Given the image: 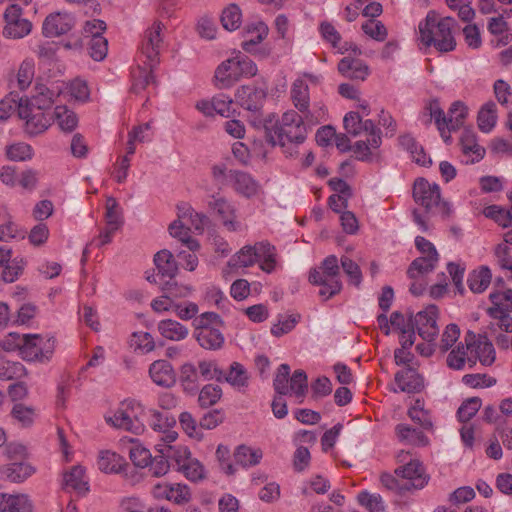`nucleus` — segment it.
I'll list each match as a JSON object with an SVG mask.
<instances>
[{"label":"nucleus","instance_id":"f257e3e1","mask_svg":"<svg viewBox=\"0 0 512 512\" xmlns=\"http://www.w3.org/2000/svg\"><path fill=\"white\" fill-rule=\"evenodd\" d=\"M455 20L452 17L438 18L434 11L428 12L419 23L420 41L425 46H434L440 52H450L456 47L452 33Z\"/></svg>","mask_w":512,"mask_h":512},{"label":"nucleus","instance_id":"f03ea898","mask_svg":"<svg viewBox=\"0 0 512 512\" xmlns=\"http://www.w3.org/2000/svg\"><path fill=\"white\" fill-rule=\"evenodd\" d=\"M307 125L303 114L295 110L284 112L273 128L271 140L273 145L285 147L288 144H301L307 137Z\"/></svg>","mask_w":512,"mask_h":512},{"label":"nucleus","instance_id":"7ed1b4c3","mask_svg":"<svg viewBox=\"0 0 512 512\" xmlns=\"http://www.w3.org/2000/svg\"><path fill=\"white\" fill-rule=\"evenodd\" d=\"M309 282L319 286L318 295L327 301L342 290L338 259L335 255L327 256L318 267L309 272Z\"/></svg>","mask_w":512,"mask_h":512},{"label":"nucleus","instance_id":"20e7f679","mask_svg":"<svg viewBox=\"0 0 512 512\" xmlns=\"http://www.w3.org/2000/svg\"><path fill=\"white\" fill-rule=\"evenodd\" d=\"M145 417L146 410L143 405L134 399H127L110 415L105 416V420L115 428L140 434L145 429Z\"/></svg>","mask_w":512,"mask_h":512},{"label":"nucleus","instance_id":"39448f33","mask_svg":"<svg viewBox=\"0 0 512 512\" xmlns=\"http://www.w3.org/2000/svg\"><path fill=\"white\" fill-rule=\"evenodd\" d=\"M290 98L298 113L304 115L308 124L316 125L327 120V108L322 102L310 105L309 86L303 78H297L292 83Z\"/></svg>","mask_w":512,"mask_h":512},{"label":"nucleus","instance_id":"423d86ee","mask_svg":"<svg viewBox=\"0 0 512 512\" xmlns=\"http://www.w3.org/2000/svg\"><path fill=\"white\" fill-rule=\"evenodd\" d=\"M396 461L403 465L395 469V475L407 480L405 490L422 489L429 481L423 464L418 459H412L408 451L401 450L396 455Z\"/></svg>","mask_w":512,"mask_h":512},{"label":"nucleus","instance_id":"0eeeda50","mask_svg":"<svg viewBox=\"0 0 512 512\" xmlns=\"http://www.w3.org/2000/svg\"><path fill=\"white\" fill-rule=\"evenodd\" d=\"M21 357L26 361L47 363L55 350V339L39 334H25Z\"/></svg>","mask_w":512,"mask_h":512},{"label":"nucleus","instance_id":"6e6552de","mask_svg":"<svg viewBox=\"0 0 512 512\" xmlns=\"http://www.w3.org/2000/svg\"><path fill=\"white\" fill-rule=\"evenodd\" d=\"M151 496L158 501L166 500L176 505H184L191 501V488L181 482L157 481L150 487Z\"/></svg>","mask_w":512,"mask_h":512},{"label":"nucleus","instance_id":"1a4fd4ad","mask_svg":"<svg viewBox=\"0 0 512 512\" xmlns=\"http://www.w3.org/2000/svg\"><path fill=\"white\" fill-rule=\"evenodd\" d=\"M208 207L217 215L227 231L240 232L246 228L239 219L236 206L227 198L212 196L208 202Z\"/></svg>","mask_w":512,"mask_h":512},{"label":"nucleus","instance_id":"9d476101","mask_svg":"<svg viewBox=\"0 0 512 512\" xmlns=\"http://www.w3.org/2000/svg\"><path fill=\"white\" fill-rule=\"evenodd\" d=\"M176 469L182 473L189 481L197 482L205 477V469L201 462L192 457L188 447L177 445V449L171 451Z\"/></svg>","mask_w":512,"mask_h":512},{"label":"nucleus","instance_id":"9b49d317","mask_svg":"<svg viewBox=\"0 0 512 512\" xmlns=\"http://www.w3.org/2000/svg\"><path fill=\"white\" fill-rule=\"evenodd\" d=\"M464 340L467 344V351H470V366H473L477 360L485 366H490L494 363L495 349L486 336L468 332Z\"/></svg>","mask_w":512,"mask_h":512},{"label":"nucleus","instance_id":"f8f14e48","mask_svg":"<svg viewBox=\"0 0 512 512\" xmlns=\"http://www.w3.org/2000/svg\"><path fill=\"white\" fill-rule=\"evenodd\" d=\"M19 117L25 121V132L31 136L45 132L52 123L53 117L44 110L30 107L28 103L20 102Z\"/></svg>","mask_w":512,"mask_h":512},{"label":"nucleus","instance_id":"ddd939ff","mask_svg":"<svg viewBox=\"0 0 512 512\" xmlns=\"http://www.w3.org/2000/svg\"><path fill=\"white\" fill-rule=\"evenodd\" d=\"M164 25L160 21H154L144 32L141 43V54L147 58L150 66H155L159 61V54L163 47Z\"/></svg>","mask_w":512,"mask_h":512},{"label":"nucleus","instance_id":"4468645a","mask_svg":"<svg viewBox=\"0 0 512 512\" xmlns=\"http://www.w3.org/2000/svg\"><path fill=\"white\" fill-rule=\"evenodd\" d=\"M4 18L6 24L3 34L5 37L20 39L31 32L32 24L22 17V9L18 5H10L4 13Z\"/></svg>","mask_w":512,"mask_h":512},{"label":"nucleus","instance_id":"2eb2a0df","mask_svg":"<svg viewBox=\"0 0 512 512\" xmlns=\"http://www.w3.org/2000/svg\"><path fill=\"white\" fill-rule=\"evenodd\" d=\"M345 130L354 136L359 135L362 131L369 133V143L374 148H379L381 145L380 131L375 127L372 120L362 121L358 112L351 111L344 117Z\"/></svg>","mask_w":512,"mask_h":512},{"label":"nucleus","instance_id":"dca6fc26","mask_svg":"<svg viewBox=\"0 0 512 512\" xmlns=\"http://www.w3.org/2000/svg\"><path fill=\"white\" fill-rule=\"evenodd\" d=\"M438 308L435 305H429L425 309L416 313L413 323L419 336L426 342H433L439 333L437 326Z\"/></svg>","mask_w":512,"mask_h":512},{"label":"nucleus","instance_id":"f3484780","mask_svg":"<svg viewBox=\"0 0 512 512\" xmlns=\"http://www.w3.org/2000/svg\"><path fill=\"white\" fill-rule=\"evenodd\" d=\"M149 426L160 435L158 443H173L178 438V433L173 429L175 420L156 409L146 411Z\"/></svg>","mask_w":512,"mask_h":512},{"label":"nucleus","instance_id":"a211bd4d","mask_svg":"<svg viewBox=\"0 0 512 512\" xmlns=\"http://www.w3.org/2000/svg\"><path fill=\"white\" fill-rule=\"evenodd\" d=\"M413 197L416 203L426 209H431L440 202V187L424 178H418L414 182Z\"/></svg>","mask_w":512,"mask_h":512},{"label":"nucleus","instance_id":"6ab92c4d","mask_svg":"<svg viewBox=\"0 0 512 512\" xmlns=\"http://www.w3.org/2000/svg\"><path fill=\"white\" fill-rule=\"evenodd\" d=\"M266 98V92L262 88L244 85L235 93L236 102L245 110L258 112L261 110Z\"/></svg>","mask_w":512,"mask_h":512},{"label":"nucleus","instance_id":"aec40b11","mask_svg":"<svg viewBox=\"0 0 512 512\" xmlns=\"http://www.w3.org/2000/svg\"><path fill=\"white\" fill-rule=\"evenodd\" d=\"M215 83L219 89H228L241 79L237 55L223 61L215 70Z\"/></svg>","mask_w":512,"mask_h":512},{"label":"nucleus","instance_id":"412c9836","mask_svg":"<svg viewBox=\"0 0 512 512\" xmlns=\"http://www.w3.org/2000/svg\"><path fill=\"white\" fill-rule=\"evenodd\" d=\"M74 23V18L69 13H52L44 20L42 31L46 37H57L69 32Z\"/></svg>","mask_w":512,"mask_h":512},{"label":"nucleus","instance_id":"4be33fe9","mask_svg":"<svg viewBox=\"0 0 512 512\" xmlns=\"http://www.w3.org/2000/svg\"><path fill=\"white\" fill-rule=\"evenodd\" d=\"M231 186L240 196L245 198L257 197L261 192V186L249 173L235 170L232 171Z\"/></svg>","mask_w":512,"mask_h":512},{"label":"nucleus","instance_id":"5701e85b","mask_svg":"<svg viewBox=\"0 0 512 512\" xmlns=\"http://www.w3.org/2000/svg\"><path fill=\"white\" fill-rule=\"evenodd\" d=\"M155 450L159 453L154 458L151 457L149 463V471L155 477H162L166 475L170 470L169 459L173 461L172 450L177 449V445L172 443H156Z\"/></svg>","mask_w":512,"mask_h":512},{"label":"nucleus","instance_id":"b1692460","mask_svg":"<svg viewBox=\"0 0 512 512\" xmlns=\"http://www.w3.org/2000/svg\"><path fill=\"white\" fill-rule=\"evenodd\" d=\"M151 380L158 386L171 387L176 381L172 365L167 360H156L149 367Z\"/></svg>","mask_w":512,"mask_h":512},{"label":"nucleus","instance_id":"393cba45","mask_svg":"<svg viewBox=\"0 0 512 512\" xmlns=\"http://www.w3.org/2000/svg\"><path fill=\"white\" fill-rule=\"evenodd\" d=\"M395 383L399 391L406 393H416L424 387L423 377L410 367L395 374Z\"/></svg>","mask_w":512,"mask_h":512},{"label":"nucleus","instance_id":"a878e982","mask_svg":"<svg viewBox=\"0 0 512 512\" xmlns=\"http://www.w3.org/2000/svg\"><path fill=\"white\" fill-rule=\"evenodd\" d=\"M491 306L487 309L490 317H503L512 312V289L493 291L489 295Z\"/></svg>","mask_w":512,"mask_h":512},{"label":"nucleus","instance_id":"bb28decb","mask_svg":"<svg viewBox=\"0 0 512 512\" xmlns=\"http://www.w3.org/2000/svg\"><path fill=\"white\" fill-rule=\"evenodd\" d=\"M338 71L345 77L362 81L369 75V67L362 60L351 57L340 60Z\"/></svg>","mask_w":512,"mask_h":512},{"label":"nucleus","instance_id":"cd10ccee","mask_svg":"<svg viewBox=\"0 0 512 512\" xmlns=\"http://www.w3.org/2000/svg\"><path fill=\"white\" fill-rule=\"evenodd\" d=\"M395 435L404 445L423 447L429 443L427 436L421 430L404 423L396 425Z\"/></svg>","mask_w":512,"mask_h":512},{"label":"nucleus","instance_id":"c85d7f7f","mask_svg":"<svg viewBox=\"0 0 512 512\" xmlns=\"http://www.w3.org/2000/svg\"><path fill=\"white\" fill-rule=\"evenodd\" d=\"M34 472V467L24 462H14L0 469L2 478L12 483L24 482L27 478L32 476Z\"/></svg>","mask_w":512,"mask_h":512},{"label":"nucleus","instance_id":"c756f323","mask_svg":"<svg viewBox=\"0 0 512 512\" xmlns=\"http://www.w3.org/2000/svg\"><path fill=\"white\" fill-rule=\"evenodd\" d=\"M245 34L242 48L246 52H253L255 46L262 42L268 35V27L264 22L257 21L247 25Z\"/></svg>","mask_w":512,"mask_h":512},{"label":"nucleus","instance_id":"7c9ffc66","mask_svg":"<svg viewBox=\"0 0 512 512\" xmlns=\"http://www.w3.org/2000/svg\"><path fill=\"white\" fill-rule=\"evenodd\" d=\"M195 336L199 345L207 350L220 349L224 344L223 334L215 327L196 329Z\"/></svg>","mask_w":512,"mask_h":512},{"label":"nucleus","instance_id":"2f4dec72","mask_svg":"<svg viewBox=\"0 0 512 512\" xmlns=\"http://www.w3.org/2000/svg\"><path fill=\"white\" fill-rule=\"evenodd\" d=\"M59 92L54 91L43 84H37L34 88V94L30 102L26 101L30 107L46 110L49 109L55 102Z\"/></svg>","mask_w":512,"mask_h":512},{"label":"nucleus","instance_id":"473e14b6","mask_svg":"<svg viewBox=\"0 0 512 512\" xmlns=\"http://www.w3.org/2000/svg\"><path fill=\"white\" fill-rule=\"evenodd\" d=\"M157 329L162 337L171 341L184 340L189 334L186 326L172 319L161 320Z\"/></svg>","mask_w":512,"mask_h":512},{"label":"nucleus","instance_id":"72a5a7b5","mask_svg":"<svg viewBox=\"0 0 512 512\" xmlns=\"http://www.w3.org/2000/svg\"><path fill=\"white\" fill-rule=\"evenodd\" d=\"M169 233L172 237L177 238L182 242L189 250L197 251L200 248L199 242L191 237V229L186 226L179 217L169 225Z\"/></svg>","mask_w":512,"mask_h":512},{"label":"nucleus","instance_id":"f704fd0d","mask_svg":"<svg viewBox=\"0 0 512 512\" xmlns=\"http://www.w3.org/2000/svg\"><path fill=\"white\" fill-rule=\"evenodd\" d=\"M461 149L464 156L462 161L466 164L478 162L485 155V149L476 142L474 135L467 134L461 138Z\"/></svg>","mask_w":512,"mask_h":512},{"label":"nucleus","instance_id":"c9c22d12","mask_svg":"<svg viewBox=\"0 0 512 512\" xmlns=\"http://www.w3.org/2000/svg\"><path fill=\"white\" fill-rule=\"evenodd\" d=\"M258 255L257 243L254 245H245L231 257L229 265L233 268L251 267L258 262Z\"/></svg>","mask_w":512,"mask_h":512},{"label":"nucleus","instance_id":"e433bc0d","mask_svg":"<svg viewBox=\"0 0 512 512\" xmlns=\"http://www.w3.org/2000/svg\"><path fill=\"white\" fill-rule=\"evenodd\" d=\"M399 144L410 153L412 160L417 164L422 166L431 164V159L426 155L423 147L411 135L400 136Z\"/></svg>","mask_w":512,"mask_h":512},{"label":"nucleus","instance_id":"4c0bfd02","mask_svg":"<svg viewBox=\"0 0 512 512\" xmlns=\"http://www.w3.org/2000/svg\"><path fill=\"white\" fill-rule=\"evenodd\" d=\"M491 279V270L487 266H480L469 274L468 287L473 293H482L490 285Z\"/></svg>","mask_w":512,"mask_h":512},{"label":"nucleus","instance_id":"58836bf2","mask_svg":"<svg viewBox=\"0 0 512 512\" xmlns=\"http://www.w3.org/2000/svg\"><path fill=\"white\" fill-rule=\"evenodd\" d=\"M258 261L260 269L266 273H272L276 268V248L267 241L257 242Z\"/></svg>","mask_w":512,"mask_h":512},{"label":"nucleus","instance_id":"ea45409f","mask_svg":"<svg viewBox=\"0 0 512 512\" xmlns=\"http://www.w3.org/2000/svg\"><path fill=\"white\" fill-rule=\"evenodd\" d=\"M177 216L183 220L184 224L191 230L202 231L204 228L205 216L197 213L188 203H180L177 205Z\"/></svg>","mask_w":512,"mask_h":512},{"label":"nucleus","instance_id":"a19ab883","mask_svg":"<svg viewBox=\"0 0 512 512\" xmlns=\"http://www.w3.org/2000/svg\"><path fill=\"white\" fill-rule=\"evenodd\" d=\"M263 452L259 448L240 445L234 452L235 462L244 468L252 467L260 463Z\"/></svg>","mask_w":512,"mask_h":512},{"label":"nucleus","instance_id":"79ce46f5","mask_svg":"<svg viewBox=\"0 0 512 512\" xmlns=\"http://www.w3.org/2000/svg\"><path fill=\"white\" fill-rule=\"evenodd\" d=\"M125 464L124 459L117 453L104 450L99 453L97 465L105 473H118Z\"/></svg>","mask_w":512,"mask_h":512},{"label":"nucleus","instance_id":"37998d69","mask_svg":"<svg viewBox=\"0 0 512 512\" xmlns=\"http://www.w3.org/2000/svg\"><path fill=\"white\" fill-rule=\"evenodd\" d=\"M53 118L63 132H72L78 125L77 115L66 106H56Z\"/></svg>","mask_w":512,"mask_h":512},{"label":"nucleus","instance_id":"c03bdc74","mask_svg":"<svg viewBox=\"0 0 512 512\" xmlns=\"http://www.w3.org/2000/svg\"><path fill=\"white\" fill-rule=\"evenodd\" d=\"M478 127L484 133H489L497 122V106L494 102L485 103L478 113Z\"/></svg>","mask_w":512,"mask_h":512},{"label":"nucleus","instance_id":"a18cd8bd","mask_svg":"<svg viewBox=\"0 0 512 512\" xmlns=\"http://www.w3.org/2000/svg\"><path fill=\"white\" fill-rule=\"evenodd\" d=\"M439 257L420 256L409 266L407 274L409 278L416 279L421 275L433 271L438 263Z\"/></svg>","mask_w":512,"mask_h":512},{"label":"nucleus","instance_id":"49530a36","mask_svg":"<svg viewBox=\"0 0 512 512\" xmlns=\"http://www.w3.org/2000/svg\"><path fill=\"white\" fill-rule=\"evenodd\" d=\"M64 485L79 493L88 491V482L85 478L84 469L81 466H74L64 474Z\"/></svg>","mask_w":512,"mask_h":512},{"label":"nucleus","instance_id":"de8ad7c7","mask_svg":"<svg viewBox=\"0 0 512 512\" xmlns=\"http://www.w3.org/2000/svg\"><path fill=\"white\" fill-rule=\"evenodd\" d=\"M129 344L134 352L143 355L152 352L156 347L153 336L144 331L134 332L131 335Z\"/></svg>","mask_w":512,"mask_h":512},{"label":"nucleus","instance_id":"09e8293b","mask_svg":"<svg viewBox=\"0 0 512 512\" xmlns=\"http://www.w3.org/2000/svg\"><path fill=\"white\" fill-rule=\"evenodd\" d=\"M154 263L163 276L173 278L177 272V263L172 253L168 250H161L154 256Z\"/></svg>","mask_w":512,"mask_h":512},{"label":"nucleus","instance_id":"8fccbe9b","mask_svg":"<svg viewBox=\"0 0 512 512\" xmlns=\"http://www.w3.org/2000/svg\"><path fill=\"white\" fill-rule=\"evenodd\" d=\"M221 24L228 31L237 30L242 24V11L237 4H229L221 14Z\"/></svg>","mask_w":512,"mask_h":512},{"label":"nucleus","instance_id":"3c124183","mask_svg":"<svg viewBox=\"0 0 512 512\" xmlns=\"http://www.w3.org/2000/svg\"><path fill=\"white\" fill-rule=\"evenodd\" d=\"M145 65V67L138 66L132 70V90L135 93H139L154 82L152 75V68L154 66H150L149 62L145 63Z\"/></svg>","mask_w":512,"mask_h":512},{"label":"nucleus","instance_id":"603ef678","mask_svg":"<svg viewBox=\"0 0 512 512\" xmlns=\"http://www.w3.org/2000/svg\"><path fill=\"white\" fill-rule=\"evenodd\" d=\"M467 113V107L463 102H454L448 110L447 131L451 132L459 129L463 125Z\"/></svg>","mask_w":512,"mask_h":512},{"label":"nucleus","instance_id":"864d4df0","mask_svg":"<svg viewBox=\"0 0 512 512\" xmlns=\"http://www.w3.org/2000/svg\"><path fill=\"white\" fill-rule=\"evenodd\" d=\"M6 156L11 161H29L34 157V149L28 143L16 142L6 147Z\"/></svg>","mask_w":512,"mask_h":512},{"label":"nucleus","instance_id":"5fc2aeb1","mask_svg":"<svg viewBox=\"0 0 512 512\" xmlns=\"http://www.w3.org/2000/svg\"><path fill=\"white\" fill-rule=\"evenodd\" d=\"M289 393L302 403L308 389L307 375L303 370H296L289 380Z\"/></svg>","mask_w":512,"mask_h":512},{"label":"nucleus","instance_id":"6e6d98bb","mask_svg":"<svg viewBox=\"0 0 512 512\" xmlns=\"http://www.w3.org/2000/svg\"><path fill=\"white\" fill-rule=\"evenodd\" d=\"M223 380L227 381L235 388L241 389L248 385V374L246 369L238 362L230 365L229 372L224 373Z\"/></svg>","mask_w":512,"mask_h":512},{"label":"nucleus","instance_id":"4d7b16f0","mask_svg":"<svg viewBox=\"0 0 512 512\" xmlns=\"http://www.w3.org/2000/svg\"><path fill=\"white\" fill-rule=\"evenodd\" d=\"M470 351H467V344L460 342L447 356V365L454 370H461L465 363L469 362Z\"/></svg>","mask_w":512,"mask_h":512},{"label":"nucleus","instance_id":"13d9d810","mask_svg":"<svg viewBox=\"0 0 512 512\" xmlns=\"http://www.w3.org/2000/svg\"><path fill=\"white\" fill-rule=\"evenodd\" d=\"M488 30L491 34L499 36L498 45H506L512 40V34L508 32V24L502 16L491 18Z\"/></svg>","mask_w":512,"mask_h":512},{"label":"nucleus","instance_id":"bf43d9fd","mask_svg":"<svg viewBox=\"0 0 512 512\" xmlns=\"http://www.w3.org/2000/svg\"><path fill=\"white\" fill-rule=\"evenodd\" d=\"M358 502L361 506L365 507L369 512H384L385 503L381 495L377 493H369L362 491L357 496Z\"/></svg>","mask_w":512,"mask_h":512},{"label":"nucleus","instance_id":"052dcab7","mask_svg":"<svg viewBox=\"0 0 512 512\" xmlns=\"http://www.w3.org/2000/svg\"><path fill=\"white\" fill-rule=\"evenodd\" d=\"M34 503L25 493H10L8 512H33Z\"/></svg>","mask_w":512,"mask_h":512},{"label":"nucleus","instance_id":"680f3d73","mask_svg":"<svg viewBox=\"0 0 512 512\" xmlns=\"http://www.w3.org/2000/svg\"><path fill=\"white\" fill-rule=\"evenodd\" d=\"M483 214L485 217L493 219L502 227H508L512 224V209L506 211L497 205H490L484 208Z\"/></svg>","mask_w":512,"mask_h":512},{"label":"nucleus","instance_id":"e2e57ef3","mask_svg":"<svg viewBox=\"0 0 512 512\" xmlns=\"http://www.w3.org/2000/svg\"><path fill=\"white\" fill-rule=\"evenodd\" d=\"M221 396L222 390L219 386L208 384L201 389L198 401L201 407L207 408L216 404Z\"/></svg>","mask_w":512,"mask_h":512},{"label":"nucleus","instance_id":"0e129e2a","mask_svg":"<svg viewBox=\"0 0 512 512\" xmlns=\"http://www.w3.org/2000/svg\"><path fill=\"white\" fill-rule=\"evenodd\" d=\"M11 415L22 427H28L34 422L36 412L34 408L19 403L13 406Z\"/></svg>","mask_w":512,"mask_h":512},{"label":"nucleus","instance_id":"69168bd1","mask_svg":"<svg viewBox=\"0 0 512 512\" xmlns=\"http://www.w3.org/2000/svg\"><path fill=\"white\" fill-rule=\"evenodd\" d=\"M361 28L367 36L379 42L384 41L388 34L385 25L375 19L365 21Z\"/></svg>","mask_w":512,"mask_h":512},{"label":"nucleus","instance_id":"338daca9","mask_svg":"<svg viewBox=\"0 0 512 512\" xmlns=\"http://www.w3.org/2000/svg\"><path fill=\"white\" fill-rule=\"evenodd\" d=\"M105 219L107 226L112 228H119L123 223L121 209L117 201L112 197L106 200Z\"/></svg>","mask_w":512,"mask_h":512},{"label":"nucleus","instance_id":"774afa93","mask_svg":"<svg viewBox=\"0 0 512 512\" xmlns=\"http://www.w3.org/2000/svg\"><path fill=\"white\" fill-rule=\"evenodd\" d=\"M460 337V328L458 325L451 323L447 325L441 335L440 342L438 344L439 349L442 352L448 351L457 342Z\"/></svg>","mask_w":512,"mask_h":512}]
</instances>
